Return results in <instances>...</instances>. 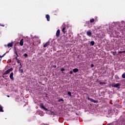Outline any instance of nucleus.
Instances as JSON below:
<instances>
[{"instance_id":"1","label":"nucleus","mask_w":125,"mask_h":125,"mask_svg":"<svg viewBox=\"0 0 125 125\" xmlns=\"http://www.w3.org/2000/svg\"><path fill=\"white\" fill-rule=\"evenodd\" d=\"M11 71H13V69L10 68V69H8L4 72V75H7V74H9V73H10V72H11Z\"/></svg>"},{"instance_id":"2","label":"nucleus","mask_w":125,"mask_h":125,"mask_svg":"<svg viewBox=\"0 0 125 125\" xmlns=\"http://www.w3.org/2000/svg\"><path fill=\"white\" fill-rule=\"evenodd\" d=\"M120 83H113L112 84V86L113 87H118V88H120Z\"/></svg>"},{"instance_id":"3","label":"nucleus","mask_w":125,"mask_h":125,"mask_svg":"<svg viewBox=\"0 0 125 125\" xmlns=\"http://www.w3.org/2000/svg\"><path fill=\"white\" fill-rule=\"evenodd\" d=\"M86 35L88 37H91V36H92V32H91V31L89 30V31H87Z\"/></svg>"},{"instance_id":"4","label":"nucleus","mask_w":125,"mask_h":125,"mask_svg":"<svg viewBox=\"0 0 125 125\" xmlns=\"http://www.w3.org/2000/svg\"><path fill=\"white\" fill-rule=\"evenodd\" d=\"M9 77H10V79H11L12 81H14V77H13V72H11Z\"/></svg>"},{"instance_id":"5","label":"nucleus","mask_w":125,"mask_h":125,"mask_svg":"<svg viewBox=\"0 0 125 125\" xmlns=\"http://www.w3.org/2000/svg\"><path fill=\"white\" fill-rule=\"evenodd\" d=\"M56 36V37H59L60 36V30L58 29L57 31Z\"/></svg>"},{"instance_id":"6","label":"nucleus","mask_w":125,"mask_h":125,"mask_svg":"<svg viewBox=\"0 0 125 125\" xmlns=\"http://www.w3.org/2000/svg\"><path fill=\"white\" fill-rule=\"evenodd\" d=\"M88 100H89L91 102H93V103H96L97 101L93 100V99H91L90 98H88Z\"/></svg>"},{"instance_id":"7","label":"nucleus","mask_w":125,"mask_h":125,"mask_svg":"<svg viewBox=\"0 0 125 125\" xmlns=\"http://www.w3.org/2000/svg\"><path fill=\"white\" fill-rule=\"evenodd\" d=\"M40 107L41 108H42V109H43L44 110H45V111H47V109L44 106H43V104H40Z\"/></svg>"},{"instance_id":"8","label":"nucleus","mask_w":125,"mask_h":125,"mask_svg":"<svg viewBox=\"0 0 125 125\" xmlns=\"http://www.w3.org/2000/svg\"><path fill=\"white\" fill-rule=\"evenodd\" d=\"M23 41L24 39H21L20 42V45H21V46H23Z\"/></svg>"},{"instance_id":"9","label":"nucleus","mask_w":125,"mask_h":125,"mask_svg":"<svg viewBox=\"0 0 125 125\" xmlns=\"http://www.w3.org/2000/svg\"><path fill=\"white\" fill-rule=\"evenodd\" d=\"M46 18L47 19V21H50V17L49 16V15H46Z\"/></svg>"},{"instance_id":"10","label":"nucleus","mask_w":125,"mask_h":125,"mask_svg":"<svg viewBox=\"0 0 125 125\" xmlns=\"http://www.w3.org/2000/svg\"><path fill=\"white\" fill-rule=\"evenodd\" d=\"M49 44V43L48 42H47L46 43H45L43 45V47H46V46H48Z\"/></svg>"},{"instance_id":"11","label":"nucleus","mask_w":125,"mask_h":125,"mask_svg":"<svg viewBox=\"0 0 125 125\" xmlns=\"http://www.w3.org/2000/svg\"><path fill=\"white\" fill-rule=\"evenodd\" d=\"M62 32H63V33L64 34H65L66 33V27H63L62 29Z\"/></svg>"},{"instance_id":"12","label":"nucleus","mask_w":125,"mask_h":125,"mask_svg":"<svg viewBox=\"0 0 125 125\" xmlns=\"http://www.w3.org/2000/svg\"><path fill=\"white\" fill-rule=\"evenodd\" d=\"M12 45H13L12 43H9L7 44L8 47H12Z\"/></svg>"},{"instance_id":"13","label":"nucleus","mask_w":125,"mask_h":125,"mask_svg":"<svg viewBox=\"0 0 125 125\" xmlns=\"http://www.w3.org/2000/svg\"><path fill=\"white\" fill-rule=\"evenodd\" d=\"M73 72L74 73H77V72H79V69L78 68H74L73 69Z\"/></svg>"},{"instance_id":"14","label":"nucleus","mask_w":125,"mask_h":125,"mask_svg":"<svg viewBox=\"0 0 125 125\" xmlns=\"http://www.w3.org/2000/svg\"><path fill=\"white\" fill-rule=\"evenodd\" d=\"M39 115H40V116H43V113H42V111H40V112H39Z\"/></svg>"},{"instance_id":"15","label":"nucleus","mask_w":125,"mask_h":125,"mask_svg":"<svg viewBox=\"0 0 125 125\" xmlns=\"http://www.w3.org/2000/svg\"><path fill=\"white\" fill-rule=\"evenodd\" d=\"M0 112H3V110H2V106L0 105Z\"/></svg>"},{"instance_id":"16","label":"nucleus","mask_w":125,"mask_h":125,"mask_svg":"<svg viewBox=\"0 0 125 125\" xmlns=\"http://www.w3.org/2000/svg\"><path fill=\"white\" fill-rule=\"evenodd\" d=\"M90 23H93V22H94V19H91L90 20Z\"/></svg>"},{"instance_id":"17","label":"nucleus","mask_w":125,"mask_h":125,"mask_svg":"<svg viewBox=\"0 0 125 125\" xmlns=\"http://www.w3.org/2000/svg\"><path fill=\"white\" fill-rule=\"evenodd\" d=\"M19 71L21 73H23V69H21V67H20Z\"/></svg>"},{"instance_id":"18","label":"nucleus","mask_w":125,"mask_h":125,"mask_svg":"<svg viewBox=\"0 0 125 125\" xmlns=\"http://www.w3.org/2000/svg\"><path fill=\"white\" fill-rule=\"evenodd\" d=\"M5 54H6V52L4 53L2 56H0V58H2V57H4Z\"/></svg>"},{"instance_id":"19","label":"nucleus","mask_w":125,"mask_h":125,"mask_svg":"<svg viewBox=\"0 0 125 125\" xmlns=\"http://www.w3.org/2000/svg\"><path fill=\"white\" fill-rule=\"evenodd\" d=\"M16 60H17L18 63V64L20 63V60H18L17 59V57H16Z\"/></svg>"},{"instance_id":"20","label":"nucleus","mask_w":125,"mask_h":125,"mask_svg":"<svg viewBox=\"0 0 125 125\" xmlns=\"http://www.w3.org/2000/svg\"><path fill=\"white\" fill-rule=\"evenodd\" d=\"M91 44H92V45H94V41H91Z\"/></svg>"},{"instance_id":"21","label":"nucleus","mask_w":125,"mask_h":125,"mask_svg":"<svg viewBox=\"0 0 125 125\" xmlns=\"http://www.w3.org/2000/svg\"><path fill=\"white\" fill-rule=\"evenodd\" d=\"M63 102V99H60L59 100V102Z\"/></svg>"},{"instance_id":"22","label":"nucleus","mask_w":125,"mask_h":125,"mask_svg":"<svg viewBox=\"0 0 125 125\" xmlns=\"http://www.w3.org/2000/svg\"><path fill=\"white\" fill-rule=\"evenodd\" d=\"M68 95H69V96H72V94H71V92H68Z\"/></svg>"},{"instance_id":"23","label":"nucleus","mask_w":125,"mask_h":125,"mask_svg":"<svg viewBox=\"0 0 125 125\" xmlns=\"http://www.w3.org/2000/svg\"><path fill=\"white\" fill-rule=\"evenodd\" d=\"M122 78H123L124 79H125V74H123L122 75Z\"/></svg>"},{"instance_id":"24","label":"nucleus","mask_w":125,"mask_h":125,"mask_svg":"<svg viewBox=\"0 0 125 125\" xmlns=\"http://www.w3.org/2000/svg\"><path fill=\"white\" fill-rule=\"evenodd\" d=\"M100 84H105V83L104 82H100Z\"/></svg>"},{"instance_id":"25","label":"nucleus","mask_w":125,"mask_h":125,"mask_svg":"<svg viewBox=\"0 0 125 125\" xmlns=\"http://www.w3.org/2000/svg\"><path fill=\"white\" fill-rule=\"evenodd\" d=\"M61 71H62V72H64V71H65V69L62 68H61Z\"/></svg>"},{"instance_id":"26","label":"nucleus","mask_w":125,"mask_h":125,"mask_svg":"<svg viewBox=\"0 0 125 125\" xmlns=\"http://www.w3.org/2000/svg\"><path fill=\"white\" fill-rule=\"evenodd\" d=\"M24 56L25 57H27V56H28V54H24Z\"/></svg>"},{"instance_id":"27","label":"nucleus","mask_w":125,"mask_h":125,"mask_svg":"<svg viewBox=\"0 0 125 125\" xmlns=\"http://www.w3.org/2000/svg\"><path fill=\"white\" fill-rule=\"evenodd\" d=\"M116 52H112V54H113V55H116Z\"/></svg>"},{"instance_id":"28","label":"nucleus","mask_w":125,"mask_h":125,"mask_svg":"<svg viewBox=\"0 0 125 125\" xmlns=\"http://www.w3.org/2000/svg\"><path fill=\"white\" fill-rule=\"evenodd\" d=\"M91 67H92V68L94 67V65H93V64H91Z\"/></svg>"},{"instance_id":"29","label":"nucleus","mask_w":125,"mask_h":125,"mask_svg":"<svg viewBox=\"0 0 125 125\" xmlns=\"http://www.w3.org/2000/svg\"><path fill=\"white\" fill-rule=\"evenodd\" d=\"M20 66H21L20 68H22V64H21V63H20Z\"/></svg>"},{"instance_id":"30","label":"nucleus","mask_w":125,"mask_h":125,"mask_svg":"<svg viewBox=\"0 0 125 125\" xmlns=\"http://www.w3.org/2000/svg\"><path fill=\"white\" fill-rule=\"evenodd\" d=\"M69 73H70V74L71 75L73 74V71H70Z\"/></svg>"},{"instance_id":"31","label":"nucleus","mask_w":125,"mask_h":125,"mask_svg":"<svg viewBox=\"0 0 125 125\" xmlns=\"http://www.w3.org/2000/svg\"><path fill=\"white\" fill-rule=\"evenodd\" d=\"M15 52L16 55L17 56V57H18V54H17V52L15 51Z\"/></svg>"},{"instance_id":"32","label":"nucleus","mask_w":125,"mask_h":125,"mask_svg":"<svg viewBox=\"0 0 125 125\" xmlns=\"http://www.w3.org/2000/svg\"><path fill=\"white\" fill-rule=\"evenodd\" d=\"M118 53H119V54H121V53H122V51H119V52H118Z\"/></svg>"},{"instance_id":"33","label":"nucleus","mask_w":125,"mask_h":125,"mask_svg":"<svg viewBox=\"0 0 125 125\" xmlns=\"http://www.w3.org/2000/svg\"><path fill=\"white\" fill-rule=\"evenodd\" d=\"M122 24H125V21H122Z\"/></svg>"},{"instance_id":"34","label":"nucleus","mask_w":125,"mask_h":125,"mask_svg":"<svg viewBox=\"0 0 125 125\" xmlns=\"http://www.w3.org/2000/svg\"><path fill=\"white\" fill-rule=\"evenodd\" d=\"M0 26H2V27H4V25H0Z\"/></svg>"},{"instance_id":"35","label":"nucleus","mask_w":125,"mask_h":125,"mask_svg":"<svg viewBox=\"0 0 125 125\" xmlns=\"http://www.w3.org/2000/svg\"><path fill=\"white\" fill-rule=\"evenodd\" d=\"M7 97H9V96H7Z\"/></svg>"}]
</instances>
